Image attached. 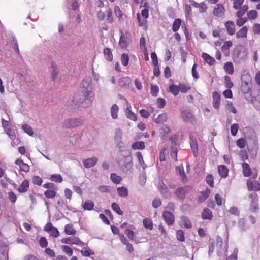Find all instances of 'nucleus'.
Returning <instances> with one entry per match:
<instances>
[{"label":"nucleus","mask_w":260,"mask_h":260,"mask_svg":"<svg viewBox=\"0 0 260 260\" xmlns=\"http://www.w3.org/2000/svg\"><path fill=\"white\" fill-rule=\"evenodd\" d=\"M181 117L183 120L190 121L193 117V115L190 110H183L181 111Z\"/></svg>","instance_id":"16"},{"label":"nucleus","mask_w":260,"mask_h":260,"mask_svg":"<svg viewBox=\"0 0 260 260\" xmlns=\"http://www.w3.org/2000/svg\"><path fill=\"white\" fill-rule=\"evenodd\" d=\"M62 251L69 256H71L73 253V250L68 246L63 245L62 246Z\"/></svg>","instance_id":"59"},{"label":"nucleus","mask_w":260,"mask_h":260,"mask_svg":"<svg viewBox=\"0 0 260 260\" xmlns=\"http://www.w3.org/2000/svg\"><path fill=\"white\" fill-rule=\"evenodd\" d=\"M120 37L119 44L122 48H126L127 46V34H128V33L127 32L125 34L122 30H120Z\"/></svg>","instance_id":"13"},{"label":"nucleus","mask_w":260,"mask_h":260,"mask_svg":"<svg viewBox=\"0 0 260 260\" xmlns=\"http://www.w3.org/2000/svg\"><path fill=\"white\" fill-rule=\"evenodd\" d=\"M202 57L205 61L210 65L213 64L215 62L214 58L206 53H203L202 55Z\"/></svg>","instance_id":"34"},{"label":"nucleus","mask_w":260,"mask_h":260,"mask_svg":"<svg viewBox=\"0 0 260 260\" xmlns=\"http://www.w3.org/2000/svg\"><path fill=\"white\" fill-rule=\"evenodd\" d=\"M168 119L167 114L166 113L159 114L156 119V122L157 123H162L165 122Z\"/></svg>","instance_id":"47"},{"label":"nucleus","mask_w":260,"mask_h":260,"mask_svg":"<svg viewBox=\"0 0 260 260\" xmlns=\"http://www.w3.org/2000/svg\"><path fill=\"white\" fill-rule=\"evenodd\" d=\"M98 161V158L96 157L93 156L91 158H88L83 160V164L85 168H90L94 167Z\"/></svg>","instance_id":"9"},{"label":"nucleus","mask_w":260,"mask_h":260,"mask_svg":"<svg viewBox=\"0 0 260 260\" xmlns=\"http://www.w3.org/2000/svg\"><path fill=\"white\" fill-rule=\"evenodd\" d=\"M169 91L174 96L177 95L179 91V85H172L170 86Z\"/></svg>","instance_id":"51"},{"label":"nucleus","mask_w":260,"mask_h":260,"mask_svg":"<svg viewBox=\"0 0 260 260\" xmlns=\"http://www.w3.org/2000/svg\"><path fill=\"white\" fill-rule=\"evenodd\" d=\"M181 24V20L180 19H176L174 20L172 25V30L174 32H176L180 28Z\"/></svg>","instance_id":"48"},{"label":"nucleus","mask_w":260,"mask_h":260,"mask_svg":"<svg viewBox=\"0 0 260 260\" xmlns=\"http://www.w3.org/2000/svg\"><path fill=\"white\" fill-rule=\"evenodd\" d=\"M162 217L168 225H172L174 224L175 217L171 212L164 211L162 213Z\"/></svg>","instance_id":"8"},{"label":"nucleus","mask_w":260,"mask_h":260,"mask_svg":"<svg viewBox=\"0 0 260 260\" xmlns=\"http://www.w3.org/2000/svg\"><path fill=\"white\" fill-rule=\"evenodd\" d=\"M110 179L113 183L116 184H119L122 180L121 176H118L116 174L114 173L111 174Z\"/></svg>","instance_id":"46"},{"label":"nucleus","mask_w":260,"mask_h":260,"mask_svg":"<svg viewBox=\"0 0 260 260\" xmlns=\"http://www.w3.org/2000/svg\"><path fill=\"white\" fill-rule=\"evenodd\" d=\"M241 79L242 82H245L246 84L251 82V77L248 71L246 70L242 71Z\"/></svg>","instance_id":"18"},{"label":"nucleus","mask_w":260,"mask_h":260,"mask_svg":"<svg viewBox=\"0 0 260 260\" xmlns=\"http://www.w3.org/2000/svg\"><path fill=\"white\" fill-rule=\"evenodd\" d=\"M122 133L120 129H116L115 133L114 140L116 146L121 148L124 147V143L122 141Z\"/></svg>","instance_id":"7"},{"label":"nucleus","mask_w":260,"mask_h":260,"mask_svg":"<svg viewBox=\"0 0 260 260\" xmlns=\"http://www.w3.org/2000/svg\"><path fill=\"white\" fill-rule=\"evenodd\" d=\"M130 78L128 77H124L121 78L118 80V84L119 86L121 87H127L128 86L130 83Z\"/></svg>","instance_id":"27"},{"label":"nucleus","mask_w":260,"mask_h":260,"mask_svg":"<svg viewBox=\"0 0 260 260\" xmlns=\"http://www.w3.org/2000/svg\"><path fill=\"white\" fill-rule=\"evenodd\" d=\"M84 124V121L79 118H71L66 119L62 123V126L67 128H73Z\"/></svg>","instance_id":"2"},{"label":"nucleus","mask_w":260,"mask_h":260,"mask_svg":"<svg viewBox=\"0 0 260 260\" xmlns=\"http://www.w3.org/2000/svg\"><path fill=\"white\" fill-rule=\"evenodd\" d=\"M117 162L119 167L123 171H125V170L127 171L132 168V159L129 156H122L121 157H119L117 159Z\"/></svg>","instance_id":"3"},{"label":"nucleus","mask_w":260,"mask_h":260,"mask_svg":"<svg viewBox=\"0 0 260 260\" xmlns=\"http://www.w3.org/2000/svg\"><path fill=\"white\" fill-rule=\"evenodd\" d=\"M64 232L67 235H75L76 233V231L73 228V225L70 224L65 226Z\"/></svg>","instance_id":"44"},{"label":"nucleus","mask_w":260,"mask_h":260,"mask_svg":"<svg viewBox=\"0 0 260 260\" xmlns=\"http://www.w3.org/2000/svg\"><path fill=\"white\" fill-rule=\"evenodd\" d=\"M185 233L182 230L176 231V238L178 241L183 242L185 241Z\"/></svg>","instance_id":"49"},{"label":"nucleus","mask_w":260,"mask_h":260,"mask_svg":"<svg viewBox=\"0 0 260 260\" xmlns=\"http://www.w3.org/2000/svg\"><path fill=\"white\" fill-rule=\"evenodd\" d=\"M6 134L9 136L10 138L13 141L12 142V145H13L14 144V140H15L16 138L15 133V131L11 128L10 127L7 128L6 130H5Z\"/></svg>","instance_id":"45"},{"label":"nucleus","mask_w":260,"mask_h":260,"mask_svg":"<svg viewBox=\"0 0 260 260\" xmlns=\"http://www.w3.org/2000/svg\"><path fill=\"white\" fill-rule=\"evenodd\" d=\"M143 223L144 226L149 230H152L153 229V223L151 219L145 218L143 220Z\"/></svg>","instance_id":"40"},{"label":"nucleus","mask_w":260,"mask_h":260,"mask_svg":"<svg viewBox=\"0 0 260 260\" xmlns=\"http://www.w3.org/2000/svg\"><path fill=\"white\" fill-rule=\"evenodd\" d=\"M225 8L224 6L220 3L216 4V7L213 10V15L217 17H222L225 13Z\"/></svg>","instance_id":"5"},{"label":"nucleus","mask_w":260,"mask_h":260,"mask_svg":"<svg viewBox=\"0 0 260 260\" xmlns=\"http://www.w3.org/2000/svg\"><path fill=\"white\" fill-rule=\"evenodd\" d=\"M117 190L118 195L121 197H126L128 196V190L124 186L117 188Z\"/></svg>","instance_id":"42"},{"label":"nucleus","mask_w":260,"mask_h":260,"mask_svg":"<svg viewBox=\"0 0 260 260\" xmlns=\"http://www.w3.org/2000/svg\"><path fill=\"white\" fill-rule=\"evenodd\" d=\"M226 109L229 112L236 114L237 110L231 102H228L226 105Z\"/></svg>","instance_id":"56"},{"label":"nucleus","mask_w":260,"mask_h":260,"mask_svg":"<svg viewBox=\"0 0 260 260\" xmlns=\"http://www.w3.org/2000/svg\"><path fill=\"white\" fill-rule=\"evenodd\" d=\"M51 72L53 80H55L58 75V71L57 65L54 62H52L51 64Z\"/></svg>","instance_id":"28"},{"label":"nucleus","mask_w":260,"mask_h":260,"mask_svg":"<svg viewBox=\"0 0 260 260\" xmlns=\"http://www.w3.org/2000/svg\"><path fill=\"white\" fill-rule=\"evenodd\" d=\"M81 252L82 255L84 256H89L90 255L94 254V252L91 250L86 248L83 249L81 251Z\"/></svg>","instance_id":"61"},{"label":"nucleus","mask_w":260,"mask_h":260,"mask_svg":"<svg viewBox=\"0 0 260 260\" xmlns=\"http://www.w3.org/2000/svg\"><path fill=\"white\" fill-rule=\"evenodd\" d=\"M210 191L207 189L205 191L202 192L200 196L198 199V202L200 203L204 202L209 197Z\"/></svg>","instance_id":"35"},{"label":"nucleus","mask_w":260,"mask_h":260,"mask_svg":"<svg viewBox=\"0 0 260 260\" xmlns=\"http://www.w3.org/2000/svg\"><path fill=\"white\" fill-rule=\"evenodd\" d=\"M248 29L246 26H243L239 31L236 33V37L239 38H247Z\"/></svg>","instance_id":"23"},{"label":"nucleus","mask_w":260,"mask_h":260,"mask_svg":"<svg viewBox=\"0 0 260 260\" xmlns=\"http://www.w3.org/2000/svg\"><path fill=\"white\" fill-rule=\"evenodd\" d=\"M22 129L24 131L25 133H27L29 136H32L34 134L32 127L27 124L23 125L22 126Z\"/></svg>","instance_id":"52"},{"label":"nucleus","mask_w":260,"mask_h":260,"mask_svg":"<svg viewBox=\"0 0 260 260\" xmlns=\"http://www.w3.org/2000/svg\"><path fill=\"white\" fill-rule=\"evenodd\" d=\"M190 144L193 155L195 157H197L198 154V146L197 142L192 138L190 137Z\"/></svg>","instance_id":"33"},{"label":"nucleus","mask_w":260,"mask_h":260,"mask_svg":"<svg viewBox=\"0 0 260 260\" xmlns=\"http://www.w3.org/2000/svg\"><path fill=\"white\" fill-rule=\"evenodd\" d=\"M50 180L55 182L61 183L62 180V177L61 175L58 174L52 175L50 177Z\"/></svg>","instance_id":"54"},{"label":"nucleus","mask_w":260,"mask_h":260,"mask_svg":"<svg viewBox=\"0 0 260 260\" xmlns=\"http://www.w3.org/2000/svg\"><path fill=\"white\" fill-rule=\"evenodd\" d=\"M158 189L160 193L165 198H168L170 196V193L168 189L167 186L162 181H159L158 185Z\"/></svg>","instance_id":"11"},{"label":"nucleus","mask_w":260,"mask_h":260,"mask_svg":"<svg viewBox=\"0 0 260 260\" xmlns=\"http://www.w3.org/2000/svg\"><path fill=\"white\" fill-rule=\"evenodd\" d=\"M118 111V106L116 104H113L110 109L111 117L113 119H117Z\"/></svg>","instance_id":"26"},{"label":"nucleus","mask_w":260,"mask_h":260,"mask_svg":"<svg viewBox=\"0 0 260 260\" xmlns=\"http://www.w3.org/2000/svg\"><path fill=\"white\" fill-rule=\"evenodd\" d=\"M224 26L229 35L232 36L235 33V26L233 21H228L225 22Z\"/></svg>","instance_id":"15"},{"label":"nucleus","mask_w":260,"mask_h":260,"mask_svg":"<svg viewBox=\"0 0 260 260\" xmlns=\"http://www.w3.org/2000/svg\"><path fill=\"white\" fill-rule=\"evenodd\" d=\"M238 252V249L237 248H235L234 250L233 254L227 257L226 260H237Z\"/></svg>","instance_id":"64"},{"label":"nucleus","mask_w":260,"mask_h":260,"mask_svg":"<svg viewBox=\"0 0 260 260\" xmlns=\"http://www.w3.org/2000/svg\"><path fill=\"white\" fill-rule=\"evenodd\" d=\"M125 234L131 240L134 241L136 243H139L140 242L139 239L134 238V233L132 230L127 229L125 231Z\"/></svg>","instance_id":"38"},{"label":"nucleus","mask_w":260,"mask_h":260,"mask_svg":"<svg viewBox=\"0 0 260 260\" xmlns=\"http://www.w3.org/2000/svg\"><path fill=\"white\" fill-rule=\"evenodd\" d=\"M202 217L204 219L211 220L213 217L212 212L208 208H206L202 213Z\"/></svg>","instance_id":"31"},{"label":"nucleus","mask_w":260,"mask_h":260,"mask_svg":"<svg viewBox=\"0 0 260 260\" xmlns=\"http://www.w3.org/2000/svg\"><path fill=\"white\" fill-rule=\"evenodd\" d=\"M212 98L213 106L215 109H218L220 105L221 96L220 94L217 91H214L212 93Z\"/></svg>","instance_id":"12"},{"label":"nucleus","mask_w":260,"mask_h":260,"mask_svg":"<svg viewBox=\"0 0 260 260\" xmlns=\"http://www.w3.org/2000/svg\"><path fill=\"white\" fill-rule=\"evenodd\" d=\"M92 88L81 90V92L84 96V99L80 101L79 102L82 103L83 101L89 100L91 102L93 100L94 94L92 92Z\"/></svg>","instance_id":"10"},{"label":"nucleus","mask_w":260,"mask_h":260,"mask_svg":"<svg viewBox=\"0 0 260 260\" xmlns=\"http://www.w3.org/2000/svg\"><path fill=\"white\" fill-rule=\"evenodd\" d=\"M61 242L66 244H75L77 245H82L83 242L77 237H70L63 238Z\"/></svg>","instance_id":"6"},{"label":"nucleus","mask_w":260,"mask_h":260,"mask_svg":"<svg viewBox=\"0 0 260 260\" xmlns=\"http://www.w3.org/2000/svg\"><path fill=\"white\" fill-rule=\"evenodd\" d=\"M179 225L182 228H190L191 227V224L189 220L185 216H183L181 218L179 222Z\"/></svg>","instance_id":"21"},{"label":"nucleus","mask_w":260,"mask_h":260,"mask_svg":"<svg viewBox=\"0 0 260 260\" xmlns=\"http://www.w3.org/2000/svg\"><path fill=\"white\" fill-rule=\"evenodd\" d=\"M29 187V181L27 180H25L22 182L20 186L18 187V191L20 193L26 192L28 190Z\"/></svg>","instance_id":"22"},{"label":"nucleus","mask_w":260,"mask_h":260,"mask_svg":"<svg viewBox=\"0 0 260 260\" xmlns=\"http://www.w3.org/2000/svg\"><path fill=\"white\" fill-rule=\"evenodd\" d=\"M136 156L139 161V163L140 165L141 166V167L142 168V169L143 170H145L146 169V168L147 167V165L145 163V162L143 160V158L142 153L140 152H137L136 153Z\"/></svg>","instance_id":"37"},{"label":"nucleus","mask_w":260,"mask_h":260,"mask_svg":"<svg viewBox=\"0 0 260 260\" xmlns=\"http://www.w3.org/2000/svg\"><path fill=\"white\" fill-rule=\"evenodd\" d=\"M233 7L238 10L236 13L237 17H242L248 9L247 5H244L245 0H233Z\"/></svg>","instance_id":"1"},{"label":"nucleus","mask_w":260,"mask_h":260,"mask_svg":"<svg viewBox=\"0 0 260 260\" xmlns=\"http://www.w3.org/2000/svg\"><path fill=\"white\" fill-rule=\"evenodd\" d=\"M187 187H179L176 190L175 194L178 198L183 199L185 197V194L187 192Z\"/></svg>","instance_id":"17"},{"label":"nucleus","mask_w":260,"mask_h":260,"mask_svg":"<svg viewBox=\"0 0 260 260\" xmlns=\"http://www.w3.org/2000/svg\"><path fill=\"white\" fill-rule=\"evenodd\" d=\"M103 53L106 60L110 61L113 59V55L110 49L109 48H105Z\"/></svg>","instance_id":"43"},{"label":"nucleus","mask_w":260,"mask_h":260,"mask_svg":"<svg viewBox=\"0 0 260 260\" xmlns=\"http://www.w3.org/2000/svg\"><path fill=\"white\" fill-rule=\"evenodd\" d=\"M129 62V56L126 53H123L121 55V63L124 66L128 65Z\"/></svg>","instance_id":"57"},{"label":"nucleus","mask_w":260,"mask_h":260,"mask_svg":"<svg viewBox=\"0 0 260 260\" xmlns=\"http://www.w3.org/2000/svg\"><path fill=\"white\" fill-rule=\"evenodd\" d=\"M239 19L236 21V25L239 27L243 26L247 21L246 18H242V17H238Z\"/></svg>","instance_id":"63"},{"label":"nucleus","mask_w":260,"mask_h":260,"mask_svg":"<svg viewBox=\"0 0 260 260\" xmlns=\"http://www.w3.org/2000/svg\"><path fill=\"white\" fill-rule=\"evenodd\" d=\"M248 19L249 20H254L257 17V12L255 10H252L247 13Z\"/></svg>","instance_id":"55"},{"label":"nucleus","mask_w":260,"mask_h":260,"mask_svg":"<svg viewBox=\"0 0 260 260\" xmlns=\"http://www.w3.org/2000/svg\"><path fill=\"white\" fill-rule=\"evenodd\" d=\"M179 91L182 93H186L191 89V87L188 84L184 83H179Z\"/></svg>","instance_id":"41"},{"label":"nucleus","mask_w":260,"mask_h":260,"mask_svg":"<svg viewBox=\"0 0 260 260\" xmlns=\"http://www.w3.org/2000/svg\"><path fill=\"white\" fill-rule=\"evenodd\" d=\"M94 206V204L93 202L90 200H87L82 204V207L84 210H92Z\"/></svg>","instance_id":"30"},{"label":"nucleus","mask_w":260,"mask_h":260,"mask_svg":"<svg viewBox=\"0 0 260 260\" xmlns=\"http://www.w3.org/2000/svg\"><path fill=\"white\" fill-rule=\"evenodd\" d=\"M133 150H142L145 148V143L143 141H137L132 145Z\"/></svg>","instance_id":"32"},{"label":"nucleus","mask_w":260,"mask_h":260,"mask_svg":"<svg viewBox=\"0 0 260 260\" xmlns=\"http://www.w3.org/2000/svg\"><path fill=\"white\" fill-rule=\"evenodd\" d=\"M112 209L118 215H122L123 214L122 211L121 210L119 205L115 203H114L112 204Z\"/></svg>","instance_id":"60"},{"label":"nucleus","mask_w":260,"mask_h":260,"mask_svg":"<svg viewBox=\"0 0 260 260\" xmlns=\"http://www.w3.org/2000/svg\"><path fill=\"white\" fill-rule=\"evenodd\" d=\"M224 69L226 73L232 75L234 73V67L231 62H227L224 64Z\"/></svg>","instance_id":"39"},{"label":"nucleus","mask_w":260,"mask_h":260,"mask_svg":"<svg viewBox=\"0 0 260 260\" xmlns=\"http://www.w3.org/2000/svg\"><path fill=\"white\" fill-rule=\"evenodd\" d=\"M224 83L227 88L230 89L233 86V83L231 80L229 76H225L224 77Z\"/></svg>","instance_id":"58"},{"label":"nucleus","mask_w":260,"mask_h":260,"mask_svg":"<svg viewBox=\"0 0 260 260\" xmlns=\"http://www.w3.org/2000/svg\"><path fill=\"white\" fill-rule=\"evenodd\" d=\"M239 128V126L238 124L235 123V124H232L231 127V135L233 136H236L237 133Z\"/></svg>","instance_id":"62"},{"label":"nucleus","mask_w":260,"mask_h":260,"mask_svg":"<svg viewBox=\"0 0 260 260\" xmlns=\"http://www.w3.org/2000/svg\"><path fill=\"white\" fill-rule=\"evenodd\" d=\"M233 43L231 41H225L222 47V50L225 55L229 54V48L232 46Z\"/></svg>","instance_id":"29"},{"label":"nucleus","mask_w":260,"mask_h":260,"mask_svg":"<svg viewBox=\"0 0 260 260\" xmlns=\"http://www.w3.org/2000/svg\"><path fill=\"white\" fill-rule=\"evenodd\" d=\"M218 172L221 178H225L228 176L229 170L224 165L218 166Z\"/></svg>","instance_id":"19"},{"label":"nucleus","mask_w":260,"mask_h":260,"mask_svg":"<svg viewBox=\"0 0 260 260\" xmlns=\"http://www.w3.org/2000/svg\"><path fill=\"white\" fill-rule=\"evenodd\" d=\"M243 175L245 177H249L251 175V171L249 165L246 162H243L242 165Z\"/></svg>","instance_id":"25"},{"label":"nucleus","mask_w":260,"mask_h":260,"mask_svg":"<svg viewBox=\"0 0 260 260\" xmlns=\"http://www.w3.org/2000/svg\"><path fill=\"white\" fill-rule=\"evenodd\" d=\"M131 106H127V109L125 111V115L128 119L133 121H136L137 120V116L131 111Z\"/></svg>","instance_id":"24"},{"label":"nucleus","mask_w":260,"mask_h":260,"mask_svg":"<svg viewBox=\"0 0 260 260\" xmlns=\"http://www.w3.org/2000/svg\"><path fill=\"white\" fill-rule=\"evenodd\" d=\"M113 189V187L110 186L103 185L98 187V190L101 192H111Z\"/></svg>","instance_id":"53"},{"label":"nucleus","mask_w":260,"mask_h":260,"mask_svg":"<svg viewBox=\"0 0 260 260\" xmlns=\"http://www.w3.org/2000/svg\"><path fill=\"white\" fill-rule=\"evenodd\" d=\"M247 186L248 190H254L257 191L260 190V183L258 181L253 182L248 180L247 182Z\"/></svg>","instance_id":"14"},{"label":"nucleus","mask_w":260,"mask_h":260,"mask_svg":"<svg viewBox=\"0 0 260 260\" xmlns=\"http://www.w3.org/2000/svg\"><path fill=\"white\" fill-rule=\"evenodd\" d=\"M251 82L246 84L245 82H242L241 88L244 93H248L251 88Z\"/></svg>","instance_id":"50"},{"label":"nucleus","mask_w":260,"mask_h":260,"mask_svg":"<svg viewBox=\"0 0 260 260\" xmlns=\"http://www.w3.org/2000/svg\"><path fill=\"white\" fill-rule=\"evenodd\" d=\"M141 15L143 18V19L141 18V15L139 13L137 14V18L139 22V25L141 27H147V19L149 16V9H143L141 11Z\"/></svg>","instance_id":"4"},{"label":"nucleus","mask_w":260,"mask_h":260,"mask_svg":"<svg viewBox=\"0 0 260 260\" xmlns=\"http://www.w3.org/2000/svg\"><path fill=\"white\" fill-rule=\"evenodd\" d=\"M176 170L180 175L182 181L183 182L185 181L186 180V176L184 170L183 166L182 165H179L176 167Z\"/></svg>","instance_id":"36"},{"label":"nucleus","mask_w":260,"mask_h":260,"mask_svg":"<svg viewBox=\"0 0 260 260\" xmlns=\"http://www.w3.org/2000/svg\"><path fill=\"white\" fill-rule=\"evenodd\" d=\"M92 88L91 79L90 78H86L83 80L81 84V90Z\"/></svg>","instance_id":"20"}]
</instances>
